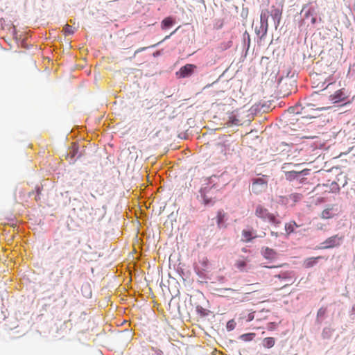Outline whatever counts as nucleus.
<instances>
[{"label": "nucleus", "mask_w": 355, "mask_h": 355, "mask_svg": "<svg viewBox=\"0 0 355 355\" xmlns=\"http://www.w3.org/2000/svg\"><path fill=\"white\" fill-rule=\"evenodd\" d=\"M275 279H279L282 281V286L281 288H285L288 286L292 285L294 282L293 281V273L291 271H284L282 272L279 275L274 276Z\"/></svg>", "instance_id": "obj_5"}, {"label": "nucleus", "mask_w": 355, "mask_h": 355, "mask_svg": "<svg viewBox=\"0 0 355 355\" xmlns=\"http://www.w3.org/2000/svg\"><path fill=\"white\" fill-rule=\"evenodd\" d=\"M252 319H253V316H250V317H249V320H252Z\"/></svg>", "instance_id": "obj_47"}, {"label": "nucleus", "mask_w": 355, "mask_h": 355, "mask_svg": "<svg viewBox=\"0 0 355 355\" xmlns=\"http://www.w3.org/2000/svg\"><path fill=\"white\" fill-rule=\"evenodd\" d=\"M266 267L268 268H274V266H266Z\"/></svg>", "instance_id": "obj_50"}, {"label": "nucleus", "mask_w": 355, "mask_h": 355, "mask_svg": "<svg viewBox=\"0 0 355 355\" xmlns=\"http://www.w3.org/2000/svg\"><path fill=\"white\" fill-rule=\"evenodd\" d=\"M282 11H283V6L279 5L278 6H272L270 8V15H271L274 24L275 26V28H277V27L280 24V21L282 19Z\"/></svg>", "instance_id": "obj_6"}, {"label": "nucleus", "mask_w": 355, "mask_h": 355, "mask_svg": "<svg viewBox=\"0 0 355 355\" xmlns=\"http://www.w3.org/2000/svg\"><path fill=\"white\" fill-rule=\"evenodd\" d=\"M251 114H257L259 112H262V109H261V102H259V103H256L254 105H253L250 110Z\"/></svg>", "instance_id": "obj_28"}, {"label": "nucleus", "mask_w": 355, "mask_h": 355, "mask_svg": "<svg viewBox=\"0 0 355 355\" xmlns=\"http://www.w3.org/2000/svg\"><path fill=\"white\" fill-rule=\"evenodd\" d=\"M196 66L192 64H187L182 67L178 71L176 72V76L178 78H184L190 76L193 72Z\"/></svg>", "instance_id": "obj_7"}, {"label": "nucleus", "mask_w": 355, "mask_h": 355, "mask_svg": "<svg viewBox=\"0 0 355 355\" xmlns=\"http://www.w3.org/2000/svg\"><path fill=\"white\" fill-rule=\"evenodd\" d=\"M236 266L239 269H243L246 266V262L244 260H239L236 263Z\"/></svg>", "instance_id": "obj_32"}, {"label": "nucleus", "mask_w": 355, "mask_h": 355, "mask_svg": "<svg viewBox=\"0 0 355 355\" xmlns=\"http://www.w3.org/2000/svg\"><path fill=\"white\" fill-rule=\"evenodd\" d=\"M201 196L203 198V202L205 205H213L214 201L212 200V198L210 197L209 198L207 195V187L202 188L200 189Z\"/></svg>", "instance_id": "obj_20"}, {"label": "nucleus", "mask_w": 355, "mask_h": 355, "mask_svg": "<svg viewBox=\"0 0 355 355\" xmlns=\"http://www.w3.org/2000/svg\"><path fill=\"white\" fill-rule=\"evenodd\" d=\"M271 235L272 236H274L275 237H277L278 236V233L277 232H271Z\"/></svg>", "instance_id": "obj_41"}, {"label": "nucleus", "mask_w": 355, "mask_h": 355, "mask_svg": "<svg viewBox=\"0 0 355 355\" xmlns=\"http://www.w3.org/2000/svg\"><path fill=\"white\" fill-rule=\"evenodd\" d=\"M303 164H294L292 171H288V178H298L299 176H307L311 175V169L303 168Z\"/></svg>", "instance_id": "obj_3"}, {"label": "nucleus", "mask_w": 355, "mask_h": 355, "mask_svg": "<svg viewBox=\"0 0 355 355\" xmlns=\"http://www.w3.org/2000/svg\"><path fill=\"white\" fill-rule=\"evenodd\" d=\"M147 48L146 47H144V48H141V49H139L138 50L136 51L135 53H139V52H141L142 51H144L145 49H146Z\"/></svg>", "instance_id": "obj_40"}, {"label": "nucleus", "mask_w": 355, "mask_h": 355, "mask_svg": "<svg viewBox=\"0 0 355 355\" xmlns=\"http://www.w3.org/2000/svg\"><path fill=\"white\" fill-rule=\"evenodd\" d=\"M248 9L245 10L244 8H243V10L241 13V17L243 19H245L248 17Z\"/></svg>", "instance_id": "obj_35"}, {"label": "nucleus", "mask_w": 355, "mask_h": 355, "mask_svg": "<svg viewBox=\"0 0 355 355\" xmlns=\"http://www.w3.org/2000/svg\"><path fill=\"white\" fill-rule=\"evenodd\" d=\"M254 234V233L252 230H243L242 231V241L244 242H250L253 239L257 237V236Z\"/></svg>", "instance_id": "obj_17"}, {"label": "nucleus", "mask_w": 355, "mask_h": 355, "mask_svg": "<svg viewBox=\"0 0 355 355\" xmlns=\"http://www.w3.org/2000/svg\"><path fill=\"white\" fill-rule=\"evenodd\" d=\"M317 21H318V19H317L316 15H313V16L311 17V23L313 25L315 24Z\"/></svg>", "instance_id": "obj_37"}, {"label": "nucleus", "mask_w": 355, "mask_h": 355, "mask_svg": "<svg viewBox=\"0 0 355 355\" xmlns=\"http://www.w3.org/2000/svg\"><path fill=\"white\" fill-rule=\"evenodd\" d=\"M209 178H216V175H211V176H210Z\"/></svg>", "instance_id": "obj_48"}, {"label": "nucleus", "mask_w": 355, "mask_h": 355, "mask_svg": "<svg viewBox=\"0 0 355 355\" xmlns=\"http://www.w3.org/2000/svg\"><path fill=\"white\" fill-rule=\"evenodd\" d=\"M322 257H311L305 260L304 265L306 268H311L316 264L318 259H322Z\"/></svg>", "instance_id": "obj_24"}, {"label": "nucleus", "mask_w": 355, "mask_h": 355, "mask_svg": "<svg viewBox=\"0 0 355 355\" xmlns=\"http://www.w3.org/2000/svg\"><path fill=\"white\" fill-rule=\"evenodd\" d=\"M239 119L236 118V116H230V119L227 122V124L229 125H239Z\"/></svg>", "instance_id": "obj_30"}, {"label": "nucleus", "mask_w": 355, "mask_h": 355, "mask_svg": "<svg viewBox=\"0 0 355 355\" xmlns=\"http://www.w3.org/2000/svg\"><path fill=\"white\" fill-rule=\"evenodd\" d=\"M3 22H5V19L3 18L0 19V27L3 26Z\"/></svg>", "instance_id": "obj_43"}, {"label": "nucleus", "mask_w": 355, "mask_h": 355, "mask_svg": "<svg viewBox=\"0 0 355 355\" xmlns=\"http://www.w3.org/2000/svg\"><path fill=\"white\" fill-rule=\"evenodd\" d=\"M339 214V210L336 205H327L320 213V218L324 220L331 219Z\"/></svg>", "instance_id": "obj_4"}, {"label": "nucleus", "mask_w": 355, "mask_h": 355, "mask_svg": "<svg viewBox=\"0 0 355 355\" xmlns=\"http://www.w3.org/2000/svg\"><path fill=\"white\" fill-rule=\"evenodd\" d=\"M261 254L263 257L269 260H274L277 258V252L268 247L263 248L261 250Z\"/></svg>", "instance_id": "obj_12"}, {"label": "nucleus", "mask_w": 355, "mask_h": 355, "mask_svg": "<svg viewBox=\"0 0 355 355\" xmlns=\"http://www.w3.org/2000/svg\"><path fill=\"white\" fill-rule=\"evenodd\" d=\"M6 21H5V22H3V26H1V28L2 29H5V28H6V26H8V24H6Z\"/></svg>", "instance_id": "obj_42"}, {"label": "nucleus", "mask_w": 355, "mask_h": 355, "mask_svg": "<svg viewBox=\"0 0 355 355\" xmlns=\"http://www.w3.org/2000/svg\"><path fill=\"white\" fill-rule=\"evenodd\" d=\"M267 188V182L264 179H255L252 184V191L255 194L264 191Z\"/></svg>", "instance_id": "obj_9"}, {"label": "nucleus", "mask_w": 355, "mask_h": 355, "mask_svg": "<svg viewBox=\"0 0 355 355\" xmlns=\"http://www.w3.org/2000/svg\"><path fill=\"white\" fill-rule=\"evenodd\" d=\"M255 215L263 220L268 221L276 227L279 226L281 223L280 220H279L275 214L269 212L266 208L261 205L257 207Z\"/></svg>", "instance_id": "obj_1"}, {"label": "nucleus", "mask_w": 355, "mask_h": 355, "mask_svg": "<svg viewBox=\"0 0 355 355\" xmlns=\"http://www.w3.org/2000/svg\"><path fill=\"white\" fill-rule=\"evenodd\" d=\"M270 15V12L268 10H263L261 11L260 15V24L262 26H266L268 27V20Z\"/></svg>", "instance_id": "obj_18"}, {"label": "nucleus", "mask_w": 355, "mask_h": 355, "mask_svg": "<svg viewBox=\"0 0 355 355\" xmlns=\"http://www.w3.org/2000/svg\"><path fill=\"white\" fill-rule=\"evenodd\" d=\"M275 344V340L274 338L272 337H268L265 338L263 340V346L265 348L270 349Z\"/></svg>", "instance_id": "obj_23"}, {"label": "nucleus", "mask_w": 355, "mask_h": 355, "mask_svg": "<svg viewBox=\"0 0 355 355\" xmlns=\"http://www.w3.org/2000/svg\"><path fill=\"white\" fill-rule=\"evenodd\" d=\"M347 92L345 89H340L330 96V100L333 103L344 102L347 99Z\"/></svg>", "instance_id": "obj_8"}, {"label": "nucleus", "mask_w": 355, "mask_h": 355, "mask_svg": "<svg viewBox=\"0 0 355 355\" xmlns=\"http://www.w3.org/2000/svg\"><path fill=\"white\" fill-rule=\"evenodd\" d=\"M318 230H322L323 229V225H320V226L318 225Z\"/></svg>", "instance_id": "obj_44"}, {"label": "nucleus", "mask_w": 355, "mask_h": 355, "mask_svg": "<svg viewBox=\"0 0 355 355\" xmlns=\"http://www.w3.org/2000/svg\"><path fill=\"white\" fill-rule=\"evenodd\" d=\"M225 218L226 214L223 210H219L216 216L217 225L219 227L224 226Z\"/></svg>", "instance_id": "obj_21"}, {"label": "nucleus", "mask_w": 355, "mask_h": 355, "mask_svg": "<svg viewBox=\"0 0 355 355\" xmlns=\"http://www.w3.org/2000/svg\"><path fill=\"white\" fill-rule=\"evenodd\" d=\"M294 164L293 163H285L282 167V171L285 173L286 178L288 177V171H292Z\"/></svg>", "instance_id": "obj_26"}, {"label": "nucleus", "mask_w": 355, "mask_h": 355, "mask_svg": "<svg viewBox=\"0 0 355 355\" xmlns=\"http://www.w3.org/2000/svg\"><path fill=\"white\" fill-rule=\"evenodd\" d=\"M162 55V51H156L155 52L153 53V56L154 57H158L159 55Z\"/></svg>", "instance_id": "obj_38"}, {"label": "nucleus", "mask_w": 355, "mask_h": 355, "mask_svg": "<svg viewBox=\"0 0 355 355\" xmlns=\"http://www.w3.org/2000/svg\"><path fill=\"white\" fill-rule=\"evenodd\" d=\"M209 261L208 259L206 257H202L198 263L196 265V269L198 271V272H202V271H205L207 270L208 267Z\"/></svg>", "instance_id": "obj_13"}, {"label": "nucleus", "mask_w": 355, "mask_h": 355, "mask_svg": "<svg viewBox=\"0 0 355 355\" xmlns=\"http://www.w3.org/2000/svg\"><path fill=\"white\" fill-rule=\"evenodd\" d=\"M177 31V29H176V30H175L174 31H173V32H172L169 35L166 36L163 40H166L169 39V38H170V37H171L172 35H173V34L175 33V31Z\"/></svg>", "instance_id": "obj_39"}, {"label": "nucleus", "mask_w": 355, "mask_h": 355, "mask_svg": "<svg viewBox=\"0 0 355 355\" xmlns=\"http://www.w3.org/2000/svg\"><path fill=\"white\" fill-rule=\"evenodd\" d=\"M255 336L254 333L245 334L241 336V339L243 341H250Z\"/></svg>", "instance_id": "obj_29"}, {"label": "nucleus", "mask_w": 355, "mask_h": 355, "mask_svg": "<svg viewBox=\"0 0 355 355\" xmlns=\"http://www.w3.org/2000/svg\"><path fill=\"white\" fill-rule=\"evenodd\" d=\"M9 28L11 30V33L13 35L14 37L17 39V33L15 26H12V27H10Z\"/></svg>", "instance_id": "obj_36"}, {"label": "nucleus", "mask_w": 355, "mask_h": 355, "mask_svg": "<svg viewBox=\"0 0 355 355\" xmlns=\"http://www.w3.org/2000/svg\"><path fill=\"white\" fill-rule=\"evenodd\" d=\"M234 327H235V323H234V320H230L227 322V329L228 330H230V331L234 329Z\"/></svg>", "instance_id": "obj_34"}, {"label": "nucleus", "mask_w": 355, "mask_h": 355, "mask_svg": "<svg viewBox=\"0 0 355 355\" xmlns=\"http://www.w3.org/2000/svg\"><path fill=\"white\" fill-rule=\"evenodd\" d=\"M63 31L65 35H73L75 32V28L69 24H66L63 28Z\"/></svg>", "instance_id": "obj_27"}, {"label": "nucleus", "mask_w": 355, "mask_h": 355, "mask_svg": "<svg viewBox=\"0 0 355 355\" xmlns=\"http://www.w3.org/2000/svg\"><path fill=\"white\" fill-rule=\"evenodd\" d=\"M268 28L266 26H262L259 24V26H257L254 28V32L257 36V43L260 44L266 37L268 33Z\"/></svg>", "instance_id": "obj_11"}, {"label": "nucleus", "mask_w": 355, "mask_h": 355, "mask_svg": "<svg viewBox=\"0 0 355 355\" xmlns=\"http://www.w3.org/2000/svg\"><path fill=\"white\" fill-rule=\"evenodd\" d=\"M344 236H339L338 234L333 235L329 238H327L322 243L323 246H322L321 249H329L333 248L336 247H338L343 243Z\"/></svg>", "instance_id": "obj_2"}, {"label": "nucleus", "mask_w": 355, "mask_h": 355, "mask_svg": "<svg viewBox=\"0 0 355 355\" xmlns=\"http://www.w3.org/2000/svg\"><path fill=\"white\" fill-rule=\"evenodd\" d=\"M301 12H304V19H309L310 17H312L313 15H316V11L315 8L313 7H309L308 8L307 5H304L302 9Z\"/></svg>", "instance_id": "obj_15"}, {"label": "nucleus", "mask_w": 355, "mask_h": 355, "mask_svg": "<svg viewBox=\"0 0 355 355\" xmlns=\"http://www.w3.org/2000/svg\"><path fill=\"white\" fill-rule=\"evenodd\" d=\"M82 154L78 151V147L76 145L70 150L69 153L67 155V159L69 164H73L78 158L81 157Z\"/></svg>", "instance_id": "obj_10"}, {"label": "nucleus", "mask_w": 355, "mask_h": 355, "mask_svg": "<svg viewBox=\"0 0 355 355\" xmlns=\"http://www.w3.org/2000/svg\"><path fill=\"white\" fill-rule=\"evenodd\" d=\"M331 82H330V83H327V86H326V87H327V86H328L329 85H331Z\"/></svg>", "instance_id": "obj_49"}, {"label": "nucleus", "mask_w": 355, "mask_h": 355, "mask_svg": "<svg viewBox=\"0 0 355 355\" xmlns=\"http://www.w3.org/2000/svg\"><path fill=\"white\" fill-rule=\"evenodd\" d=\"M327 309L325 308H320L317 313L318 317H322L326 314Z\"/></svg>", "instance_id": "obj_33"}, {"label": "nucleus", "mask_w": 355, "mask_h": 355, "mask_svg": "<svg viewBox=\"0 0 355 355\" xmlns=\"http://www.w3.org/2000/svg\"><path fill=\"white\" fill-rule=\"evenodd\" d=\"M291 92H289L285 93V94H284V96L288 95Z\"/></svg>", "instance_id": "obj_45"}, {"label": "nucleus", "mask_w": 355, "mask_h": 355, "mask_svg": "<svg viewBox=\"0 0 355 355\" xmlns=\"http://www.w3.org/2000/svg\"><path fill=\"white\" fill-rule=\"evenodd\" d=\"M174 24L175 19L172 17H167L162 20L161 27L162 29L166 30L172 27Z\"/></svg>", "instance_id": "obj_16"}, {"label": "nucleus", "mask_w": 355, "mask_h": 355, "mask_svg": "<svg viewBox=\"0 0 355 355\" xmlns=\"http://www.w3.org/2000/svg\"><path fill=\"white\" fill-rule=\"evenodd\" d=\"M300 225H297L295 221H290L285 225V230L287 234H290L295 231V227H299Z\"/></svg>", "instance_id": "obj_22"}, {"label": "nucleus", "mask_w": 355, "mask_h": 355, "mask_svg": "<svg viewBox=\"0 0 355 355\" xmlns=\"http://www.w3.org/2000/svg\"><path fill=\"white\" fill-rule=\"evenodd\" d=\"M261 106L262 109V112H267L270 109V104H268L267 103H261Z\"/></svg>", "instance_id": "obj_31"}, {"label": "nucleus", "mask_w": 355, "mask_h": 355, "mask_svg": "<svg viewBox=\"0 0 355 355\" xmlns=\"http://www.w3.org/2000/svg\"><path fill=\"white\" fill-rule=\"evenodd\" d=\"M250 46V36L247 31L243 34V51H245V56H246Z\"/></svg>", "instance_id": "obj_14"}, {"label": "nucleus", "mask_w": 355, "mask_h": 355, "mask_svg": "<svg viewBox=\"0 0 355 355\" xmlns=\"http://www.w3.org/2000/svg\"><path fill=\"white\" fill-rule=\"evenodd\" d=\"M159 44V43H157V44H155V45H153V46H151V47H155V46H157Z\"/></svg>", "instance_id": "obj_46"}, {"label": "nucleus", "mask_w": 355, "mask_h": 355, "mask_svg": "<svg viewBox=\"0 0 355 355\" xmlns=\"http://www.w3.org/2000/svg\"><path fill=\"white\" fill-rule=\"evenodd\" d=\"M324 187L327 188L324 191L328 192L336 193L340 190L338 184L335 181L331 182L329 184H324Z\"/></svg>", "instance_id": "obj_19"}, {"label": "nucleus", "mask_w": 355, "mask_h": 355, "mask_svg": "<svg viewBox=\"0 0 355 355\" xmlns=\"http://www.w3.org/2000/svg\"><path fill=\"white\" fill-rule=\"evenodd\" d=\"M303 108L302 107L301 105H295L294 106H291L288 109V112L291 114H299L302 113V110Z\"/></svg>", "instance_id": "obj_25"}]
</instances>
